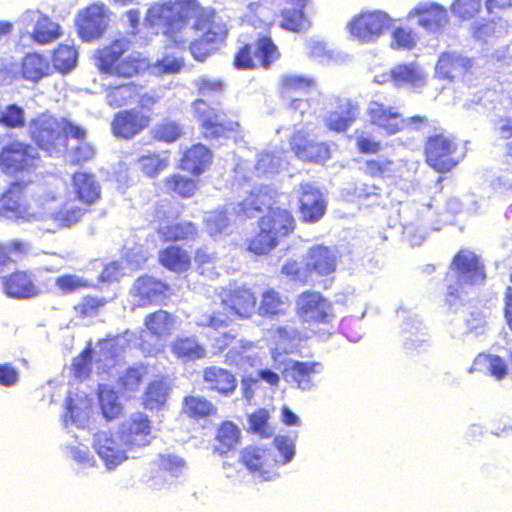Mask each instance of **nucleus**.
I'll list each match as a JSON object with an SVG mask.
<instances>
[{
	"label": "nucleus",
	"instance_id": "1",
	"mask_svg": "<svg viewBox=\"0 0 512 512\" xmlns=\"http://www.w3.org/2000/svg\"><path fill=\"white\" fill-rule=\"evenodd\" d=\"M144 22L162 31L177 46L190 43V52L197 61L213 54L228 32L226 24L216 19L215 11L198 0L155 3L147 10Z\"/></svg>",
	"mask_w": 512,
	"mask_h": 512
},
{
	"label": "nucleus",
	"instance_id": "2",
	"mask_svg": "<svg viewBox=\"0 0 512 512\" xmlns=\"http://www.w3.org/2000/svg\"><path fill=\"white\" fill-rule=\"evenodd\" d=\"M276 192L268 186L255 187L249 192V196L238 202L233 209L237 214H244L246 217H253L262 208H269V213L262 217L259 227L268 231L279 240L294 230V218L287 210L271 208Z\"/></svg>",
	"mask_w": 512,
	"mask_h": 512
},
{
	"label": "nucleus",
	"instance_id": "3",
	"mask_svg": "<svg viewBox=\"0 0 512 512\" xmlns=\"http://www.w3.org/2000/svg\"><path fill=\"white\" fill-rule=\"evenodd\" d=\"M219 299V302H214L210 311L197 317L198 326L220 329L227 326L232 316L250 318L256 313L257 298L249 288L237 287L224 291Z\"/></svg>",
	"mask_w": 512,
	"mask_h": 512
},
{
	"label": "nucleus",
	"instance_id": "4",
	"mask_svg": "<svg viewBox=\"0 0 512 512\" xmlns=\"http://www.w3.org/2000/svg\"><path fill=\"white\" fill-rule=\"evenodd\" d=\"M83 129L64 119L58 120L48 114L34 120V142L49 155L61 153L67 146L68 138H78Z\"/></svg>",
	"mask_w": 512,
	"mask_h": 512
},
{
	"label": "nucleus",
	"instance_id": "5",
	"mask_svg": "<svg viewBox=\"0 0 512 512\" xmlns=\"http://www.w3.org/2000/svg\"><path fill=\"white\" fill-rule=\"evenodd\" d=\"M130 47L126 38L117 39L99 51L98 67L101 71L120 77H132L149 69V63L140 53L134 52L120 59Z\"/></svg>",
	"mask_w": 512,
	"mask_h": 512
},
{
	"label": "nucleus",
	"instance_id": "6",
	"mask_svg": "<svg viewBox=\"0 0 512 512\" xmlns=\"http://www.w3.org/2000/svg\"><path fill=\"white\" fill-rule=\"evenodd\" d=\"M366 113L373 125L385 130L388 134H395L405 129L420 130L427 123V119L423 116L402 118L395 107L378 101H370Z\"/></svg>",
	"mask_w": 512,
	"mask_h": 512
},
{
	"label": "nucleus",
	"instance_id": "7",
	"mask_svg": "<svg viewBox=\"0 0 512 512\" xmlns=\"http://www.w3.org/2000/svg\"><path fill=\"white\" fill-rule=\"evenodd\" d=\"M392 24V18L385 12H363L348 24L351 35L360 42L370 43L378 39Z\"/></svg>",
	"mask_w": 512,
	"mask_h": 512
},
{
	"label": "nucleus",
	"instance_id": "8",
	"mask_svg": "<svg viewBox=\"0 0 512 512\" xmlns=\"http://www.w3.org/2000/svg\"><path fill=\"white\" fill-rule=\"evenodd\" d=\"M28 184L25 181H13L0 196V216L14 220L24 221L29 217Z\"/></svg>",
	"mask_w": 512,
	"mask_h": 512
},
{
	"label": "nucleus",
	"instance_id": "9",
	"mask_svg": "<svg viewBox=\"0 0 512 512\" xmlns=\"http://www.w3.org/2000/svg\"><path fill=\"white\" fill-rule=\"evenodd\" d=\"M93 448L108 470H113L127 460L130 449L116 432L100 431L94 435Z\"/></svg>",
	"mask_w": 512,
	"mask_h": 512
},
{
	"label": "nucleus",
	"instance_id": "10",
	"mask_svg": "<svg viewBox=\"0 0 512 512\" xmlns=\"http://www.w3.org/2000/svg\"><path fill=\"white\" fill-rule=\"evenodd\" d=\"M296 311L309 324H328L334 317L331 303L315 291H305L297 297Z\"/></svg>",
	"mask_w": 512,
	"mask_h": 512
},
{
	"label": "nucleus",
	"instance_id": "11",
	"mask_svg": "<svg viewBox=\"0 0 512 512\" xmlns=\"http://www.w3.org/2000/svg\"><path fill=\"white\" fill-rule=\"evenodd\" d=\"M31 146L19 140H12L0 150V170L7 176L15 177L31 166Z\"/></svg>",
	"mask_w": 512,
	"mask_h": 512
},
{
	"label": "nucleus",
	"instance_id": "12",
	"mask_svg": "<svg viewBox=\"0 0 512 512\" xmlns=\"http://www.w3.org/2000/svg\"><path fill=\"white\" fill-rule=\"evenodd\" d=\"M109 9L101 3H95L78 14V27L81 38L92 41L100 38L108 27Z\"/></svg>",
	"mask_w": 512,
	"mask_h": 512
},
{
	"label": "nucleus",
	"instance_id": "13",
	"mask_svg": "<svg viewBox=\"0 0 512 512\" xmlns=\"http://www.w3.org/2000/svg\"><path fill=\"white\" fill-rule=\"evenodd\" d=\"M169 290V286L162 281L151 276H142L133 284L130 295L134 305L146 307L162 303L168 298Z\"/></svg>",
	"mask_w": 512,
	"mask_h": 512
},
{
	"label": "nucleus",
	"instance_id": "14",
	"mask_svg": "<svg viewBox=\"0 0 512 512\" xmlns=\"http://www.w3.org/2000/svg\"><path fill=\"white\" fill-rule=\"evenodd\" d=\"M117 432L129 448L146 446L153 439L151 422L141 412L133 413L123 421Z\"/></svg>",
	"mask_w": 512,
	"mask_h": 512
},
{
	"label": "nucleus",
	"instance_id": "15",
	"mask_svg": "<svg viewBox=\"0 0 512 512\" xmlns=\"http://www.w3.org/2000/svg\"><path fill=\"white\" fill-rule=\"evenodd\" d=\"M38 209L37 217L39 219L52 218L60 225L67 227L77 223L86 212L85 209L81 208L75 202H68L61 210H58L55 197L50 194L46 198H40L38 200ZM34 218H36L35 213Z\"/></svg>",
	"mask_w": 512,
	"mask_h": 512
},
{
	"label": "nucleus",
	"instance_id": "16",
	"mask_svg": "<svg viewBox=\"0 0 512 512\" xmlns=\"http://www.w3.org/2000/svg\"><path fill=\"white\" fill-rule=\"evenodd\" d=\"M407 18H417V24L430 33L441 31L449 20L447 10L432 1L419 2L408 12Z\"/></svg>",
	"mask_w": 512,
	"mask_h": 512
},
{
	"label": "nucleus",
	"instance_id": "17",
	"mask_svg": "<svg viewBox=\"0 0 512 512\" xmlns=\"http://www.w3.org/2000/svg\"><path fill=\"white\" fill-rule=\"evenodd\" d=\"M279 57L276 46L268 37L261 38L254 50V57L251 56V47L244 46L239 50L234 59V65L238 69H251L257 61L261 66L268 67L271 62Z\"/></svg>",
	"mask_w": 512,
	"mask_h": 512
},
{
	"label": "nucleus",
	"instance_id": "18",
	"mask_svg": "<svg viewBox=\"0 0 512 512\" xmlns=\"http://www.w3.org/2000/svg\"><path fill=\"white\" fill-rule=\"evenodd\" d=\"M241 461L247 469L264 481H270L277 477L274 467L278 460L271 453L260 447H247L241 452Z\"/></svg>",
	"mask_w": 512,
	"mask_h": 512
},
{
	"label": "nucleus",
	"instance_id": "19",
	"mask_svg": "<svg viewBox=\"0 0 512 512\" xmlns=\"http://www.w3.org/2000/svg\"><path fill=\"white\" fill-rule=\"evenodd\" d=\"M193 110L202 123L203 135L206 138H218L224 136L227 131H236L240 127L237 122H230L226 126L222 124L219 111L201 99L193 103Z\"/></svg>",
	"mask_w": 512,
	"mask_h": 512
},
{
	"label": "nucleus",
	"instance_id": "20",
	"mask_svg": "<svg viewBox=\"0 0 512 512\" xmlns=\"http://www.w3.org/2000/svg\"><path fill=\"white\" fill-rule=\"evenodd\" d=\"M300 203L303 221L317 222L325 213L326 204L321 192L310 183H302L294 189Z\"/></svg>",
	"mask_w": 512,
	"mask_h": 512
},
{
	"label": "nucleus",
	"instance_id": "21",
	"mask_svg": "<svg viewBox=\"0 0 512 512\" xmlns=\"http://www.w3.org/2000/svg\"><path fill=\"white\" fill-rule=\"evenodd\" d=\"M454 150V143L445 136L430 137L426 144L427 163L439 172L449 171L456 165L451 158Z\"/></svg>",
	"mask_w": 512,
	"mask_h": 512
},
{
	"label": "nucleus",
	"instance_id": "22",
	"mask_svg": "<svg viewBox=\"0 0 512 512\" xmlns=\"http://www.w3.org/2000/svg\"><path fill=\"white\" fill-rule=\"evenodd\" d=\"M321 369L320 362L288 360L282 375L286 381L295 384L298 389L309 391L315 386L314 376L320 373Z\"/></svg>",
	"mask_w": 512,
	"mask_h": 512
},
{
	"label": "nucleus",
	"instance_id": "23",
	"mask_svg": "<svg viewBox=\"0 0 512 512\" xmlns=\"http://www.w3.org/2000/svg\"><path fill=\"white\" fill-rule=\"evenodd\" d=\"M150 116L131 109L118 112L111 123L113 134L130 139L149 126Z\"/></svg>",
	"mask_w": 512,
	"mask_h": 512
},
{
	"label": "nucleus",
	"instance_id": "24",
	"mask_svg": "<svg viewBox=\"0 0 512 512\" xmlns=\"http://www.w3.org/2000/svg\"><path fill=\"white\" fill-rule=\"evenodd\" d=\"M452 268L456 271L460 283L477 284L485 279L483 265L469 250H462L454 257Z\"/></svg>",
	"mask_w": 512,
	"mask_h": 512
},
{
	"label": "nucleus",
	"instance_id": "25",
	"mask_svg": "<svg viewBox=\"0 0 512 512\" xmlns=\"http://www.w3.org/2000/svg\"><path fill=\"white\" fill-rule=\"evenodd\" d=\"M304 262L308 272L325 276L335 271L336 254L329 247L316 245L308 249Z\"/></svg>",
	"mask_w": 512,
	"mask_h": 512
},
{
	"label": "nucleus",
	"instance_id": "26",
	"mask_svg": "<svg viewBox=\"0 0 512 512\" xmlns=\"http://www.w3.org/2000/svg\"><path fill=\"white\" fill-rule=\"evenodd\" d=\"M471 68V59L454 52H446L439 57L436 73L443 79L452 80L464 76Z\"/></svg>",
	"mask_w": 512,
	"mask_h": 512
},
{
	"label": "nucleus",
	"instance_id": "27",
	"mask_svg": "<svg viewBox=\"0 0 512 512\" xmlns=\"http://www.w3.org/2000/svg\"><path fill=\"white\" fill-rule=\"evenodd\" d=\"M359 107L348 99L339 101L335 110H331L325 117L326 126L333 131H345L358 117Z\"/></svg>",
	"mask_w": 512,
	"mask_h": 512
},
{
	"label": "nucleus",
	"instance_id": "28",
	"mask_svg": "<svg viewBox=\"0 0 512 512\" xmlns=\"http://www.w3.org/2000/svg\"><path fill=\"white\" fill-rule=\"evenodd\" d=\"M72 186L77 199L84 204L91 205L101 197V186L93 174L86 172L75 173Z\"/></svg>",
	"mask_w": 512,
	"mask_h": 512
},
{
	"label": "nucleus",
	"instance_id": "29",
	"mask_svg": "<svg viewBox=\"0 0 512 512\" xmlns=\"http://www.w3.org/2000/svg\"><path fill=\"white\" fill-rule=\"evenodd\" d=\"M124 345L125 339L123 337L106 339L99 342L96 350L93 351L97 368L105 369L113 367L117 362V358L123 351Z\"/></svg>",
	"mask_w": 512,
	"mask_h": 512
},
{
	"label": "nucleus",
	"instance_id": "30",
	"mask_svg": "<svg viewBox=\"0 0 512 512\" xmlns=\"http://www.w3.org/2000/svg\"><path fill=\"white\" fill-rule=\"evenodd\" d=\"M211 152L202 144L193 145L183 155L181 168L194 175L203 173L211 163Z\"/></svg>",
	"mask_w": 512,
	"mask_h": 512
},
{
	"label": "nucleus",
	"instance_id": "31",
	"mask_svg": "<svg viewBox=\"0 0 512 512\" xmlns=\"http://www.w3.org/2000/svg\"><path fill=\"white\" fill-rule=\"evenodd\" d=\"M290 304L286 296L272 288L264 290L260 296V303L256 305V313L260 316L284 315Z\"/></svg>",
	"mask_w": 512,
	"mask_h": 512
},
{
	"label": "nucleus",
	"instance_id": "32",
	"mask_svg": "<svg viewBox=\"0 0 512 512\" xmlns=\"http://www.w3.org/2000/svg\"><path fill=\"white\" fill-rule=\"evenodd\" d=\"M298 140L305 141V135L302 131L295 132L290 140L291 148L298 158L315 162H322L329 158V149L324 143L312 142L308 146L301 147Z\"/></svg>",
	"mask_w": 512,
	"mask_h": 512
},
{
	"label": "nucleus",
	"instance_id": "33",
	"mask_svg": "<svg viewBox=\"0 0 512 512\" xmlns=\"http://www.w3.org/2000/svg\"><path fill=\"white\" fill-rule=\"evenodd\" d=\"M391 79L396 86L420 87L426 81V74L416 63L400 64L391 70Z\"/></svg>",
	"mask_w": 512,
	"mask_h": 512
},
{
	"label": "nucleus",
	"instance_id": "34",
	"mask_svg": "<svg viewBox=\"0 0 512 512\" xmlns=\"http://www.w3.org/2000/svg\"><path fill=\"white\" fill-rule=\"evenodd\" d=\"M92 401L86 394H77L75 398L71 396L67 400V413L65 415V424L70 421L77 427H84L90 417Z\"/></svg>",
	"mask_w": 512,
	"mask_h": 512
},
{
	"label": "nucleus",
	"instance_id": "35",
	"mask_svg": "<svg viewBox=\"0 0 512 512\" xmlns=\"http://www.w3.org/2000/svg\"><path fill=\"white\" fill-rule=\"evenodd\" d=\"M203 379L208 388L222 394H230L236 388L235 377L227 370L220 367H207L203 372Z\"/></svg>",
	"mask_w": 512,
	"mask_h": 512
},
{
	"label": "nucleus",
	"instance_id": "36",
	"mask_svg": "<svg viewBox=\"0 0 512 512\" xmlns=\"http://www.w3.org/2000/svg\"><path fill=\"white\" fill-rule=\"evenodd\" d=\"M172 353L184 362L202 359L206 355V350L195 337L176 338L171 343Z\"/></svg>",
	"mask_w": 512,
	"mask_h": 512
},
{
	"label": "nucleus",
	"instance_id": "37",
	"mask_svg": "<svg viewBox=\"0 0 512 512\" xmlns=\"http://www.w3.org/2000/svg\"><path fill=\"white\" fill-rule=\"evenodd\" d=\"M62 35L60 25L46 15L40 14L34 24V42L45 45L58 40Z\"/></svg>",
	"mask_w": 512,
	"mask_h": 512
},
{
	"label": "nucleus",
	"instance_id": "38",
	"mask_svg": "<svg viewBox=\"0 0 512 512\" xmlns=\"http://www.w3.org/2000/svg\"><path fill=\"white\" fill-rule=\"evenodd\" d=\"M159 261L164 267L177 273L185 272L191 264L189 254L178 246H171L161 251Z\"/></svg>",
	"mask_w": 512,
	"mask_h": 512
},
{
	"label": "nucleus",
	"instance_id": "39",
	"mask_svg": "<svg viewBox=\"0 0 512 512\" xmlns=\"http://www.w3.org/2000/svg\"><path fill=\"white\" fill-rule=\"evenodd\" d=\"M175 318L164 310H158L145 318V326L148 331L158 338L169 336L174 328Z\"/></svg>",
	"mask_w": 512,
	"mask_h": 512
},
{
	"label": "nucleus",
	"instance_id": "40",
	"mask_svg": "<svg viewBox=\"0 0 512 512\" xmlns=\"http://www.w3.org/2000/svg\"><path fill=\"white\" fill-rule=\"evenodd\" d=\"M183 411L191 418L201 419L216 416L218 409L203 396H187L184 399Z\"/></svg>",
	"mask_w": 512,
	"mask_h": 512
},
{
	"label": "nucleus",
	"instance_id": "41",
	"mask_svg": "<svg viewBox=\"0 0 512 512\" xmlns=\"http://www.w3.org/2000/svg\"><path fill=\"white\" fill-rule=\"evenodd\" d=\"M277 350L286 354L295 353L305 340L304 335L292 327H278L275 332Z\"/></svg>",
	"mask_w": 512,
	"mask_h": 512
},
{
	"label": "nucleus",
	"instance_id": "42",
	"mask_svg": "<svg viewBox=\"0 0 512 512\" xmlns=\"http://www.w3.org/2000/svg\"><path fill=\"white\" fill-rule=\"evenodd\" d=\"M8 295L15 298H27L32 294V282L24 272H14L4 280Z\"/></svg>",
	"mask_w": 512,
	"mask_h": 512
},
{
	"label": "nucleus",
	"instance_id": "43",
	"mask_svg": "<svg viewBox=\"0 0 512 512\" xmlns=\"http://www.w3.org/2000/svg\"><path fill=\"white\" fill-rule=\"evenodd\" d=\"M138 94L139 88L133 83L109 87L106 91V101L111 107H122L130 103Z\"/></svg>",
	"mask_w": 512,
	"mask_h": 512
},
{
	"label": "nucleus",
	"instance_id": "44",
	"mask_svg": "<svg viewBox=\"0 0 512 512\" xmlns=\"http://www.w3.org/2000/svg\"><path fill=\"white\" fill-rule=\"evenodd\" d=\"M99 403L102 413L106 419L118 417L122 411V405L117 394L108 385H99Z\"/></svg>",
	"mask_w": 512,
	"mask_h": 512
},
{
	"label": "nucleus",
	"instance_id": "45",
	"mask_svg": "<svg viewBox=\"0 0 512 512\" xmlns=\"http://www.w3.org/2000/svg\"><path fill=\"white\" fill-rule=\"evenodd\" d=\"M169 386L163 379L152 381L144 396V405L148 409H158L166 402Z\"/></svg>",
	"mask_w": 512,
	"mask_h": 512
},
{
	"label": "nucleus",
	"instance_id": "46",
	"mask_svg": "<svg viewBox=\"0 0 512 512\" xmlns=\"http://www.w3.org/2000/svg\"><path fill=\"white\" fill-rule=\"evenodd\" d=\"M159 234L165 241H179L193 239L197 230L191 222H181L159 228Z\"/></svg>",
	"mask_w": 512,
	"mask_h": 512
},
{
	"label": "nucleus",
	"instance_id": "47",
	"mask_svg": "<svg viewBox=\"0 0 512 512\" xmlns=\"http://www.w3.org/2000/svg\"><path fill=\"white\" fill-rule=\"evenodd\" d=\"M240 440V430L232 422L226 421L222 423L217 433V441L219 443L216 446V450L221 454L227 452L230 449L235 448Z\"/></svg>",
	"mask_w": 512,
	"mask_h": 512
},
{
	"label": "nucleus",
	"instance_id": "48",
	"mask_svg": "<svg viewBox=\"0 0 512 512\" xmlns=\"http://www.w3.org/2000/svg\"><path fill=\"white\" fill-rule=\"evenodd\" d=\"M473 370H487L497 379H502L507 374V366L504 361L495 355L479 354L474 360Z\"/></svg>",
	"mask_w": 512,
	"mask_h": 512
},
{
	"label": "nucleus",
	"instance_id": "49",
	"mask_svg": "<svg viewBox=\"0 0 512 512\" xmlns=\"http://www.w3.org/2000/svg\"><path fill=\"white\" fill-rule=\"evenodd\" d=\"M86 132L78 138H73L75 144L71 145L66 153V160L71 164H79L88 161L94 157V148L85 141Z\"/></svg>",
	"mask_w": 512,
	"mask_h": 512
},
{
	"label": "nucleus",
	"instance_id": "50",
	"mask_svg": "<svg viewBox=\"0 0 512 512\" xmlns=\"http://www.w3.org/2000/svg\"><path fill=\"white\" fill-rule=\"evenodd\" d=\"M77 51L74 47L60 45L53 54V63L55 70L61 73L70 72L77 63Z\"/></svg>",
	"mask_w": 512,
	"mask_h": 512
},
{
	"label": "nucleus",
	"instance_id": "51",
	"mask_svg": "<svg viewBox=\"0 0 512 512\" xmlns=\"http://www.w3.org/2000/svg\"><path fill=\"white\" fill-rule=\"evenodd\" d=\"M28 250L29 244L19 240H13L8 245H0V272L10 262L27 255Z\"/></svg>",
	"mask_w": 512,
	"mask_h": 512
},
{
	"label": "nucleus",
	"instance_id": "52",
	"mask_svg": "<svg viewBox=\"0 0 512 512\" xmlns=\"http://www.w3.org/2000/svg\"><path fill=\"white\" fill-rule=\"evenodd\" d=\"M165 189L167 192L175 193L181 197H191L196 190V183L192 179L175 174L166 178Z\"/></svg>",
	"mask_w": 512,
	"mask_h": 512
},
{
	"label": "nucleus",
	"instance_id": "53",
	"mask_svg": "<svg viewBox=\"0 0 512 512\" xmlns=\"http://www.w3.org/2000/svg\"><path fill=\"white\" fill-rule=\"evenodd\" d=\"M138 162L142 171L153 177L168 166V155L166 153L144 155Z\"/></svg>",
	"mask_w": 512,
	"mask_h": 512
},
{
	"label": "nucleus",
	"instance_id": "54",
	"mask_svg": "<svg viewBox=\"0 0 512 512\" xmlns=\"http://www.w3.org/2000/svg\"><path fill=\"white\" fill-rule=\"evenodd\" d=\"M278 241L275 235L260 229L258 235L249 242L248 249L256 255H264L270 252L277 245Z\"/></svg>",
	"mask_w": 512,
	"mask_h": 512
},
{
	"label": "nucleus",
	"instance_id": "55",
	"mask_svg": "<svg viewBox=\"0 0 512 512\" xmlns=\"http://www.w3.org/2000/svg\"><path fill=\"white\" fill-rule=\"evenodd\" d=\"M183 67V58L171 55L164 56L161 60L149 65L151 73L156 76L178 73Z\"/></svg>",
	"mask_w": 512,
	"mask_h": 512
},
{
	"label": "nucleus",
	"instance_id": "56",
	"mask_svg": "<svg viewBox=\"0 0 512 512\" xmlns=\"http://www.w3.org/2000/svg\"><path fill=\"white\" fill-rule=\"evenodd\" d=\"M269 414L265 409H259L249 416V428L263 438L273 435V429L268 424Z\"/></svg>",
	"mask_w": 512,
	"mask_h": 512
},
{
	"label": "nucleus",
	"instance_id": "57",
	"mask_svg": "<svg viewBox=\"0 0 512 512\" xmlns=\"http://www.w3.org/2000/svg\"><path fill=\"white\" fill-rule=\"evenodd\" d=\"M314 80L295 74H286L281 77L282 92L284 94L304 91L314 86Z\"/></svg>",
	"mask_w": 512,
	"mask_h": 512
},
{
	"label": "nucleus",
	"instance_id": "58",
	"mask_svg": "<svg viewBox=\"0 0 512 512\" xmlns=\"http://www.w3.org/2000/svg\"><path fill=\"white\" fill-rule=\"evenodd\" d=\"M204 221L206 230L211 236L222 233L230 223L226 213L218 210L206 213Z\"/></svg>",
	"mask_w": 512,
	"mask_h": 512
},
{
	"label": "nucleus",
	"instance_id": "59",
	"mask_svg": "<svg viewBox=\"0 0 512 512\" xmlns=\"http://www.w3.org/2000/svg\"><path fill=\"white\" fill-rule=\"evenodd\" d=\"M145 368L142 366L130 367L119 376V385L126 391H135L145 375Z\"/></svg>",
	"mask_w": 512,
	"mask_h": 512
},
{
	"label": "nucleus",
	"instance_id": "60",
	"mask_svg": "<svg viewBox=\"0 0 512 512\" xmlns=\"http://www.w3.org/2000/svg\"><path fill=\"white\" fill-rule=\"evenodd\" d=\"M23 109L15 104L8 105L0 114V125L10 128H18L24 126Z\"/></svg>",
	"mask_w": 512,
	"mask_h": 512
},
{
	"label": "nucleus",
	"instance_id": "61",
	"mask_svg": "<svg viewBox=\"0 0 512 512\" xmlns=\"http://www.w3.org/2000/svg\"><path fill=\"white\" fill-rule=\"evenodd\" d=\"M182 129L174 121H165L155 126L153 135L156 139L165 142L175 141L180 137Z\"/></svg>",
	"mask_w": 512,
	"mask_h": 512
},
{
	"label": "nucleus",
	"instance_id": "62",
	"mask_svg": "<svg viewBox=\"0 0 512 512\" xmlns=\"http://www.w3.org/2000/svg\"><path fill=\"white\" fill-rule=\"evenodd\" d=\"M481 8V0H456L452 5L454 14L461 18L475 16Z\"/></svg>",
	"mask_w": 512,
	"mask_h": 512
},
{
	"label": "nucleus",
	"instance_id": "63",
	"mask_svg": "<svg viewBox=\"0 0 512 512\" xmlns=\"http://www.w3.org/2000/svg\"><path fill=\"white\" fill-rule=\"evenodd\" d=\"M281 166V153L270 154L261 153L256 164V169L260 173H269L277 171Z\"/></svg>",
	"mask_w": 512,
	"mask_h": 512
},
{
	"label": "nucleus",
	"instance_id": "64",
	"mask_svg": "<svg viewBox=\"0 0 512 512\" xmlns=\"http://www.w3.org/2000/svg\"><path fill=\"white\" fill-rule=\"evenodd\" d=\"M199 93L203 96L220 94L224 90V83L218 79L206 76L200 77L196 81Z\"/></svg>",
	"mask_w": 512,
	"mask_h": 512
}]
</instances>
